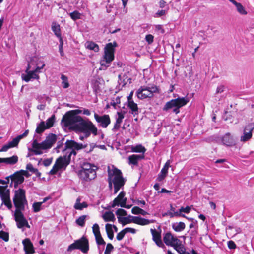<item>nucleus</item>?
Instances as JSON below:
<instances>
[{
    "label": "nucleus",
    "mask_w": 254,
    "mask_h": 254,
    "mask_svg": "<svg viewBox=\"0 0 254 254\" xmlns=\"http://www.w3.org/2000/svg\"><path fill=\"white\" fill-rule=\"evenodd\" d=\"M118 218L119 222L121 223L123 225L130 223L131 222H133V218L129 217V216L128 217L123 218L118 217Z\"/></svg>",
    "instance_id": "58836bf2"
},
{
    "label": "nucleus",
    "mask_w": 254,
    "mask_h": 254,
    "mask_svg": "<svg viewBox=\"0 0 254 254\" xmlns=\"http://www.w3.org/2000/svg\"><path fill=\"white\" fill-rule=\"evenodd\" d=\"M24 210H15L14 214V219L18 228L20 229L24 227L30 228V226L22 212Z\"/></svg>",
    "instance_id": "1a4fd4ad"
},
{
    "label": "nucleus",
    "mask_w": 254,
    "mask_h": 254,
    "mask_svg": "<svg viewBox=\"0 0 254 254\" xmlns=\"http://www.w3.org/2000/svg\"><path fill=\"white\" fill-rule=\"evenodd\" d=\"M25 72L26 73V74H22L21 78L23 80H24L26 82H29L32 79L37 80L39 79V76L37 74H35L34 71H33L32 70Z\"/></svg>",
    "instance_id": "5701e85b"
},
{
    "label": "nucleus",
    "mask_w": 254,
    "mask_h": 254,
    "mask_svg": "<svg viewBox=\"0 0 254 254\" xmlns=\"http://www.w3.org/2000/svg\"><path fill=\"white\" fill-rule=\"evenodd\" d=\"M95 237L96 243H97V244L98 245H105V242L104 241V240L102 238L101 234L99 235H97V236H96Z\"/></svg>",
    "instance_id": "5fc2aeb1"
},
{
    "label": "nucleus",
    "mask_w": 254,
    "mask_h": 254,
    "mask_svg": "<svg viewBox=\"0 0 254 254\" xmlns=\"http://www.w3.org/2000/svg\"><path fill=\"white\" fill-rule=\"evenodd\" d=\"M158 92V88L156 86L151 87L141 86L136 92V95L140 99H144L146 98H151L153 96V93Z\"/></svg>",
    "instance_id": "0eeeda50"
},
{
    "label": "nucleus",
    "mask_w": 254,
    "mask_h": 254,
    "mask_svg": "<svg viewBox=\"0 0 254 254\" xmlns=\"http://www.w3.org/2000/svg\"><path fill=\"white\" fill-rule=\"evenodd\" d=\"M131 151L133 152L142 153V154H144L146 149L141 145H138L135 146H132L131 147Z\"/></svg>",
    "instance_id": "a19ab883"
},
{
    "label": "nucleus",
    "mask_w": 254,
    "mask_h": 254,
    "mask_svg": "<svg viewBox=\"0 0 254 254\" xmlns=\"http://www.w3.org/2000/svg\"><path fill=\"white\" fill-rule=\"evenodd\" d=\"M117 114L118 117L116 119V122H117V124H121L124 118V115L122 112H117Z\"/></svg>",
    "instance_id": "bf43d9fd"
},
{
    "label": "nucleus",
    "mask_w": 254,
    "mask_h": 254,
    "mask_svg": "<svg viewBox=\"0 0 254 254\" xmlns=\"http://www.w3.org/2000/svg\"><path fill=\"white\" fill-rule=\"evenodd\" d=\"M211 139L212 141L216 142L221 140L224 145L227 146H231L233 144V140L230 136V134L229 133L225 134L221 138L217 136H213L211 137Z\"/></svg>",
    "instance_id": "ddd939ff"
},
{
    "label": "nucleus",
    "mask_w": 254,
    "mask_h": 254,
    "mask_svg": "<svg viewBox=\"0 0 254 254\" xmlns=\"http://www.w3.org/2000/svg\"><path fill=\"white\" fill-rule=\"evenodd\" d=\"M93 232L95 235V236L100 235V232L99 230V226L98 224L95 223L93 225L92 227Z\"/></svg>",
    "instance_id": "603ef678"
},
{
    "label": "nucleus",
    "mask_w": 254,
    "mask_h": 254,
    "mask_svg": "<svg viewBox=\"0 0 254 254\" xmlns=\"http://www.w3.org/2000/svg\"><path fill=\"white\" fill-rule=\"evenodd\" d=\"M18 145V143L13 139L11 141L9 142L8 143L4 145L2 148L0 149V152H6L9 149L16 147Z\"/></svg>",
    "instance_id": "cd10ccee"
},
{
    "label": "nucleus",
    "mask_w": 254,
    "mask_h": 254,
    "mask_svg": "<svg viewBox=\"0 0 254 254\" xmlns=\"http://www.w3.org/2000/svg\"><path fill=\"white\" fill-rule=\"evenodd\" d=\"M125 192L124 191L121 192L118 196L113 200V203L112 204V207L114 208L116 206L124 207L127 200V198L125 197Z\"/></svg>",
    "instance_id": "f3484780"
},
{
    "label": "nucleus",
    "mask_w": 254,
    "mask_h": 254,
    "mask_svg": "<svg viewBox=\"0 0 254 254\" xmlns=\"http://www.w3.org/2000/svg\"><path fill=\"white\" fill-rule=\"evenodd\" d=\"M112 180L114 186L123 187L126 180L123 178L121 171L117 168H115L111 172Z\"/></svg>",
    "instance_id": "9d476101"
},
{
    "label": "nucleus",
    "mask_w": 254,
    "mask_h": 254,
    "mask_svg": "<svg viewBox=\"0 0 254 254\" xmlns=\"http://www.w3.org/2000/svg\"><path fill=\"white\" fill-rule=\"evenodd\" d=\"M18 158L16 155H13L8 158H0V163H4L7 164L14 165L18 161Z\"/></svg>",
    "instance_id": "a878e982"
},
{
    "label": "nucleus",
    "mask_w": 254,
    "mask_h": 254,
    "mask_svg": "<svg viewBox=\"0 0 254 254\" xmlns=\"http://www.w3.org/2000/svg\"><path fill=\"white\" fill-rule=\"evenodd\" d=\"M52 30L54 32L55 34L58 37L61 38V35L60 32V28L59 24H53L52 25Z\"/></svg>",
    "instance_id": "37998d69"
},
{
    "label": "nucleus",
    "mask_w": 254,
    "mask_h": 254,
    "mask_svg": "<svg viewBox=\"0 0 254 254\" xmlns=\"http://www.w3.org/2000/svg\"><path fill=\"white\" fill-rule=\"evenodd\" d=\"M191 210V207L190 206H187L186 207H182L180 209H179V211H177L176 213H174V215H176V217H186V216L182 214V212H184L186 213H189Z\"/></svg>",
    "instance_id": "c85d7f7f"
},
{
    "label": "nucleus",
    "mask_w": 254,
    "mask_h": 254,
    "mask_svg": "<svg viewBox=\"0 0 254 254\" xmlns=\"http://www.w3.org/2000/svg\"><path fill=\"white\" fill-rule=\"evenodd\" d=\"M254 128L252 124H249L247 125L244 129V134L241 137L240 140L245 142L251 138L252 136V131Z\"/></svg>",
    "instance_id": "dca6fc26"
},
{
    "label": "nucleus",
    "mask_w": 254,
    "mask_h": 254,
    "mask_svg": "<svg viewBox=\"0 0 254 254\" xmlns=\"http://www.w3.org/2000/svg\"><path fill=\"white\" fill-rule=\"evenodd\" d=\"M116 214L117 215H119V216H126L127 215L126 211H125L124 209H121V208L118 209L116 211Z\"/></svg>",
    "instance_id": "e2e57ef3"
},
{
    "label": "nucleus",
    "mask_w": 254,
    "mask_h": 254,
    "mask_svg": "<svg viewBox=\"0 0 254 254\" xmlns=\"http://www.w3.org/2000/svg\"><path fill=\"white\" fill-rule=\"evenodd\" d=\"M163 241L166 245L174 248L181 242L177 237L174 236L170 232H168L164 235Z\"/></svg>",
    "instance_id": "f8f14e48"
},
{
    "label": "nucleus",
    "mask_w": 254,
    "mask_h": 254,
    "mask_svg": "<svg viewBox=\"0 0 254 254\" xmlns=\"http://www.w3.org/2000/svg\"><path fill=\"white\" fill-rule=\"evenodd\" d=\"M94 118L96 122L103 128H106L110 124L111 121L108 115L99 116L97 113L94 114Z\"/></svg>",
    "instance_id": "4468645a"
},
{
    "label": "nucleus",
    "mask_w": 254,
    "mask_h": 254,
    "mask_svg": "<svg viewBox=\"0 0 254 254\" xmlns=\"http://www.w3.org/2000/svg\"><path fill=\"white\" fill-rule=\"evenodd\" d=\"M170 160H168L165 163L163 167L161 169L160 173L158 175L157 180L158 181H159V182L162 181L167 176L168 172V169H169V167H170Z\"/></svg>",
    "instance_id": "aec40b11"
},
{
    "label": "nucleus",
    "mask_w": 254,
    "mask_h": 254,
    "mask_svg": "<svg viewBox=\"0 0 254 254\" xmlns=\"http://www.w3.org/2000/svg\"><path fill=\"white\" fill-rule=\"evenodd\" d=\"M128 107L131 110V114L135 115L138 114V107L136 103H135L133 101H129L128 102Z\"/></svg>",
    "instance_id": "2f4dec72"
},
{
    "label": "nucleus",
    "mask_w": 254,
    "mask_h": 254,
    "mask_svg": "<svg viewBox=\"0 0 254 254\" xmlns=\"http://www.w3.org/2000/svg\"><path fill=\"white\" fill-rule=\"evenodd\" d=\"M0 197L1 200L8 199L10 198V190L7 189V186H0Z\"/></svg>",
    "instance_id": "b1692460"
},
{
    "label": "nucleus",
    "mask_w": 254,
    "mask_h": 254,
    "mask_svg": "<svg viewBox=\"0 0 254 254\" xmlns=\"http://www.w3.org/2000/svg\"><path fill=\"white\" fill-rule=\"evenodd\" d=\"M11 180L10 186H12L13 182H17L19 183H22L24 181V178L21 173L18 171L16 172L13 174L9 176Z\"/></svg>",
    "instance_id": "393cba45"
},
{
    "label": "nucleus",
    "mask_w": 254,
    "mask_h": 254,
    "mask_svg": "<svg viewBox=\"0 0 254 254\" xmlns=\"http://www.w3.org/2000/svg\"><path fill=\"white\" fill-rule=\"evenodd\" d=\"M96 167L89 163H84L78 172L79 178L86 182L94 179L96 177Z\"/></svg>",
    "instance_id": "f03ea898"
},
{
    "label": "nucleus",
    "mask_w": 254,
    "mask_h": 254,
    "mask_svg": "<svg viewBox=\"0 0 254 254\" xmlns=\"http://www.w3.org/2000/svg\"><path fill=\"white\" fill-rule=\"evenodd\" d=\"M22 243L24 246V250L26 254L34 253L35 251L33 245L29 239L26 238L24 239Z\"/></svg>",
    "instance_id": "4be33fe9"
},
{
    "label": "nucleus",
    "mask_w": 254,
    "mask_h": 254,
    "mask_svg": "<svg viewBox=\"0 0 254 254\" xmlns=\"http://www.w3.org/2000/svg\"><path fill=\"white\" fill-rule=\"evenodd\" d=\"M129 217L133 218V222L140 225H146L153 223L154 220H148L140 217L132 216L129 215Z\"/></svg>",
    "instance_id": "412c9836"
},
{
    "label": "nucleus",
    "mask_w": 254,
    "mask_h": 254,
    "mask_svg": "<svg viewBox=\"0 0 254 254\" xmlns=\"http://www.w3.org/2000/svg\"><path fill=\"white\" fill-rule=\"evenodd\" d=\"M100 64L101 66L103 68H107L108 67L110 66V64L111 62H108L106 61V59H103L100 61Z\"/></svg>",
    "instance_id": "6e6d98bb"
},
{
    "label": "nucleus",
    "mask_w": 254,
    "mask_h": 254,
    "mask_svg": "<svg viewBox=\"0 0 254 254\" xmlns=\"http://www.w3.org/2000/svg\"><path fill=\"white\" fill-rule=\"evenodd\" d=\"M25 193L26 191L23 189L15 190L13 202L16 210H25V206L28 203Z\"/></svg>",
    "instance_id": "39448f33"
},
{
    "label": "nucleus",
    "mask_w": 254,
    "mask_h": 254,
    "mask_svg": "<svg viewBox=\"0 0 254 254\" xmlns=\"http://www.w3.org/2000/svg\"><path fill=\"white\" fill-rule=\"evenodd\" d=\"M103 218L105 222H114L116 220L114 214L111 211L106 212L103 215Z\"/></svg>",
    "instance_id": "7c9ffc66"
},
{
    "label": "nucleus",
    "mask_w": 254,
    "mask_h": 254,
    "mask_svg": "<svg viewBox=\"0 0 254 254\" xmlns=\"http://www.w3.org/2000/svg\"><path fill=\"white\" fill-rule=\"evenodd\" d=\"M105 229L108 237L110 240H112L114 238V232L112 230V225L108 223L106 224Z\"/></svg>",
    "instance_id": "72a5a7b5"
},
{
    "label": "nucleus",
    "mask_w": 254,
    "mask_h": 254,
    "mask_svg": "<svg viewBox=\"0 0 254 254\" xmlns=\"http://www.w3.org/2000/svg\"><path fill=\"white\" fill-rule=\"evenodd\" d=\"M74 127L79 131L83 133L85 137H88L91 134L94 136L97 135V128L96 126L89 120H82L73 125Z\"/></svg>",
    "instance_id": "20e7f679"
},
{
    "label": "nucleus",
    "mask_w": 254,
    "mask_h": 254,
    "mask_svg": "<svg viewBox=\"0 0 254 254\" xmlns=\"http://www.w3.org/2000/svg\"><path fill=\"white\" fill-rule=\"evenodd\" d=\"M144 154L140 155H132L128 157L129 164L133 165H137L138 161L143 158H144Z\"/></svg>",
    "instance_id": "bb28decb"
},
{
    "label": "nucleus",
    "mask_w": 254,
    "mask_h": 254,
    "mask_svg": "<svg viewBox=\"0 0 254 254\" xmlns=\"http://www.w3.org/2000/svg\"><path fill=\"white\" fill-rule=\"evenodd\" d=\"M46 129L48 128L45 126V122L44 121H42L37 125L35 132L37 133L41 134Z\"/></svg>",
    "instance_id": "473e14b6"
},
{
    "label": "nucleus",
    "mask_w": 254,
    "mask_h": 254,
    "mask_svg": "<svg viewBox=\"0 0 254 254\" xmlns=\"http://www.w3.org/2000/svg\"><path fill=\"white\" fill-rule=\"evenodd\" d=\"M42 203L40 202H34L32 205L33 210L34 212H38L42 209Z\"/></svg>",
    "instance_id": "de8ad7c7"
},
{
    "label": "nucleus",
    "mask_w": 254,
    "mask_h": 254,
    "mask_svg": "<svg viewBox=\"0 0 254 254\" xmlns=\"http://www.w3.org/2000/svg\"><path fill=\"white\" fill-rule=\"evenodd\" d=\"M60 169L59 168L58 165H57L56 163L54 165V166L52 167V169L50 170L49 172V174L50 175H55L56 174L57 171L60 170Z\"/></svg>",
    "instance_id": "052dcab7"
},
{
    "label": "nucleus",
    "mask_w": 254,
    "mask_h": 254,
    "mask_svg": "<svg viewBox=\"0 0 254 254\" xmlns=\"http://www.w3.org/2000/svg\"><path fill=\"white\" fill-rule=\"evenodd\" d=\"M61 78L62 80V85L63 87L64 88H67L69 87V84L68 83L67 77L64 74H62Z\"/></svg>",
    "instance_id": "a18cd8bd"
},
{
    "label": "nucleus",
    "mask_w": 254,
    "mask_h": 254,
    "mask_svg": "<svg viewBox=\"0 0 254 254\" xmlns=\"http://www.w3.org/2000/svg\"><path fill=\"white\" fill-rule=\"evenodd\" d=\"M174 249L180 254H190L189 252L186 251L185 248L182 244H181V242L177 246H175Z\"/></svg>",
    "instance_id": "e433bc0d"
},
{
    "label": "nucleus",
    "mask_w": 254,
    "mask_h": 254,
    "mask_svg": "<svg viewBox=\"0 0 254 254\" xmlns=\"http://www.w3.org/2000/svg\"><path fill=\"white\" fill-rule=\"evenodd\" d=\"M114 247L111 243L107 244L104 254H110L111 252L113 250Z\"/></svg>",
    "instance_id": "13d9d810"
},
{
    "label": "nucleus",
    "mask_w": 254,
    "mask_h": 254,
    "mask_svg": "<svg viewBox=\"0 0 254 254\" xmlns=\"http://www.w3.org/2000/svg\"><path fill=\"white\" fill-rule=\"evenodd\" d=\"M55 121V116L54 115H53L50 118L47 120L45 126L47 127L48 129L51 128L53 126Z\"/></svg>",
    "instance_id": "c03bdc74"
},
{
    "label": "nucleus",
    "mask_w": 254,
    "mask_h": 254,
    "mask_svg": "<svg viewBox=\"0 0 254 254\" xmlns=\"http://www.w3.org/2000/svg\"><path fill=\"white\" fill-rule=\"evenodd\" d=\"M100 79L94 80L92 83L93 90L95 94H97L100 91Z\"/></svg>",
    "instance_id": "4c0bfd02"
},
{
    "label": "nucleus",
    "mask_w": 254,
    "mask_h": 254,
    "mask_svg": "<svg viewBox=\"0 0 254 254\" xmlns=\"http://www.w3.org/2000/svg\"><path fill=\"white\" fill-rule=\"evenodd\" d=\"M141 208L137 206L133 207L131 209L132 213L134 214H139L140 213Z\"/></svg>",
    "instance_id": "338daca9"
},
{
    "label": "nucleus",
    "mask_w": 254,
    "mask_h": 254,
    "mask_svg": "<svg viewBox=\"0 0 254 254\" xmlns=\"http://www.w3.org/2000/svg\"><path fill=\"white\" fill-rule=\"evenodd\" d=\"M2 203L7 206L8 209L10 210L12 207V204L10 200V198L8 199H4L2 200Z\"/></svg>",
    "instance_id": "4d7b16f0"
},
{
    "label": "nucleus",
    "mask_w": 254,
    "mask_h": 254,
    "mask_svg": "<svg viewBox=\"0 0 254 254\" xmlns=\"http://www.w3.org/2000/svg\"><path fill=\"white\" fill-rule=\"evenodd\" d=\"M0 238L2 239L5 242H7L9 240V234L8 233L3 231H0Z\"/></svg>",
    "instance_id": "3c124183"
},
{
    "label": "nucleus",
    "mask_w": 254,
    "mask_h": 254,
    "mask_svg": "<svg viewBox=\"0 0 254 254\" xmlns=\"http://www.w3.org/2000/svg\"><path fill=\"white\" fill-rule=\"evenodd\" d=\"M70 161L64 154L63 156L59 157L56 161L55 163L58 165L59 168L65 169L68 165L69 164Z\"/></svg>",
    "instance_id": "6ab92c4d"
},
{
    "label": "nucleus",
    "mask_w": 254,
    "mask_h": 254,
    "mask_svg": "<svg viewBox=\"0 0 254 254\" xmlns=\"http://www.w3.org/2000/svg\"><path fill=\"white\" fill-rule=\"evenodd\" d=\"M228 247L230 249H234L236 247L235 243L233 241L228 242Z\"/></svg>",
    "instance_id": "774afa93"
},
{
    "label": "nucleus",
    "mask_w": 254,
    "mask_h": 254,
    "mask_svg": "<svg viewBox=\"0 0 254 254\" xmlns=\"http://www.w3.org/2000/svg\"><path fill=\"white\" fill-rule=\"evenodd\" d=\"M82 112V110L79 109L68 111L63 117L61 123L63 124L64 127H65L77 124L83 120L81 116L77 115L78 114H81Z\"/></svg>",
    "instance_id": "7ed1b4c3"
},
{
    "label": "nucleus",
    "mask_w": 254,
    "mask_h": 254,
    "mask_svg": "<svg viewBox=\"0 0 254 254\" xmlns=\"http://www.w3.org/2000/svg\"><path fill=\"white\" fill-rule=\"evenodd\" d=\"M150 231L152 235L153 240L156 244L159 247H164L165 246L161 240V232L153 229H151Z\"/></svg>",
    "instance_id": "a211bd4d"
},
{
    "label": "nucleus",
    "mask_w": 254,
    "mask_h": 254,
    "mask_svg": "<svg viewBox=\"0 0 254 254\" xmlns=\"http://www.w3.org/2000/svg\"><path fill=\"white\" fill-rule=\"evenodd\" d=\"M89 243L87 238L82 237L80 239L77 240L71 245H70L67 249L68 251H72L75 249H79L83 253H86L89 250Z\"/></svg>",
    "instance_id": "423d86ee"
},
{
    "label": "nucleus",
    "mask_w": 254,
    "mask_h": 254,
    "mask_svg": "<svg viewBox=\"0 0 254 254\" xmlns=\"http://www.w3.org/2000/svg\"><path fill=\"white\" fill-rule=\"evenodd\" d=\"M172 227L175 231L181 232L185 229L186 225L184 222H180L173 223Z\"/></svg>",
    "instance_id": "c756f323"
},
{
    "label": "nucleus",
    "mask_w": 254,
    "mask_h": 254,
    "mask_svg": "<svg viewBox=\"0 0 254 254\" xmlns=\"http://www.w3.org/2000/svg\"><path fill=\"white\" fill-rule=\"evenodd\" d=\"M57 140V136L56 135L50 133L46 137V139L40 143L38 142L37 139H34L32 143L33 148L29 150L33 152L36 155L42 154L43 152L40 150V149L51 148Z\"/></svg>",
    "instance_id": "f257e3e1"
},
{
    "label": "nucleus",
    "mask_w": 254,
    "mask_h": 254,
    "mask_svg": "<svg viewBox=\"0 0 254 254\" xmlns=\"http://www.w3.org/2000/svg\"><path fill=\"white\" fill-rule=\"evenodd\" d=\"M108 183H109V188L110 190L112 189V176H111V172L110 171H108Z\"/></svg>",
    "instance_id": "69168bd1"
},
{
    "label": "nucleus",
    "mask_w": 254,
    "mask_h": 254,
    "mask_svg": "<svg viewBox=\"0 0 254 254\" xmlns=\"http://www.w3.org/2000/svg\"><path fill=\"white\" fill-rule=\"evenodd\" d=\"M28 133H29V130H26L25 131V132L22 134L17 136L16 137L14 138V139L16 141V142L18 144L20 139H21L22 138H23L24 137H26L28 135Z\"/></svg>",
    "instance_id": "864d4df0"
},
{
    "label": "nucleus",
    "mask_w": 254,
    "mask_h": 254,
    "mask_svg": "<svg viewBox=\"0 0 254 254\" xmlns=\"http://www.w3.org/2000/svg\"><path fill=\"white\" fill-rule=\"evenodd\" d=\"M154 39V36L151 34H148L145 37V40L149 44H151L153 43Z\"/></svg>",
    "instance_id": "0e129e2a"
},
{
    "label": "nucleus",
    "mask_w": 254,
    "mask_h": 254,
    "mask_svg": "<svg viewBox=\"0 0 254 254\" xmlns=\"http://www.w3.org/2000/svg\"><path fill=\"white\" fill-rule=\"evenodd\" d=\"M86 46L88 49L93 50L96 52H98L99 50L98 45L93 42H87L86 43Z\"/></svg>",
    "instance_id": "c9c22d12"
},
{
    "label": "nucleus",
    "mask_w": 254,
    "mask_h": 254,
    "mask_svg": "<svg viewBox=\"0 0 254 254\" xmlns=\"http://www.w3.org/2000/svg\"><path fill=\"white\" fill-rule=\"evenodd\" d=\"M126 233L124 231V229H123L120 232L118 233V234L117 235V237H116L117 239L118 240H119V241L122 240L123 239V238L124 237L125 235L126 234Z\"/></svg>",
    "instance_id": "680f3d73"
},
{
    "label": "nucleus",
    "mask_w": 254,
    "mask_h": 254,
    "mask_svg": "<svg viewBox=\"0 0 254 254\" xmlns=\"http://www.w3.org/2000/svg\"><path fill=\"white\" fill-rule=\"evenodd\" d=\"M69 15L71 18L74 21L81 18V14L77 10L70 13Z\"/></svg>",
    "instance_id": "49530a36"
},
{
    "label": "nucleus",
    "mask_w": 254,
    "mask_h": 254,
    "mask_svg": "<svg viewBox=\"0 0 254 254\" xmlns=\"http://www.w3.org/2000/svg\"><path fill=\"white\" fill-rule=\"evenodd\" d=\"M114 45L112 43H109L106 44L104 48V54L103 59H106V61L111 62L114 59V47L117 46L116 42L114 43Z\"/></svg>",
    "instance_id": "9b49d317"
},
{
    "label": "nucleus",
    "mask_w": 254,
    "mask_h": 254,
    "mask_svg": "<svg viewBox=\"0 0 254 254\" xmlns=\"http://www.w3.org/2000/svg\"><path fill=\"white\" fill-rule=\"evenodd\" d=\"M67 156V157L69 159V160H71V157L72 155L76 156L77 154V152L74 149H67V150H65V148L63 151Z\"/></svg>",
    "instance_id": "79ce46f5"
},
{
    "label": "nucleus",
    "mask_w": 254,
    "mask_h": 254,
    "mask_svg": "<svg viewBox=\"0 0 254 254\" xmlns=\"http://www.w3.org/2000/svg\"><path fill=\"white\" fill-rule=\"evenodd\" d=\"M235 5L236 7V9H237V11L241 15H246V14H247V11L246 10L245 8L242 5L241 3L237 2Z\"/></svg>",
    "instance_id": "ea45409f"
},
{
    "label": "nucleus",
    "mask_w": 254,
    "mask_h": 254,
    "mask_svg": "<svg viewBox=\"0 0 254 254\" xmlns=\"http://www.w3.org/2000/svg\"><path fill=\"white\" fill-rule=\"evenodd\" d=\"M86 215H82L80 216L76 220V223L81 226H84L85 222V219H86Z\"/></svg>",
    "instance_id": "09e8293b"
},
{
    "label": "nucleus",
    "mask_w": 254,
    "mask_h": 254,
    "mask_svg": "<svg viewBox=\"0 0 254 254\" xmlns=\"http://www.w3.org/2000/svg\"><path fill=\"white\" fill-rule=\"evenodd\" d=\"M189 101L188 98L178 97L167 102L163 108V110L167 111L168 110L174 108L176 106L183 107L186 105Z\"/></svg>",
    "instance_id": "6e6552de"
},
{
    "label": "nucleus",
    "mask_w": 254,
    "mask_h": 254,
    "mask_svg": "<svg viewBox=\"0 0 254 254\" xmlns=\"http://www.w3.org/2000/svg\"><path fill=\"white\" fill-rule=\"evenodd\" d=\"M26 169L32 172V173L35 174L37 177H40L41 176V173L39 172L37 169L33 167V165L31 163H28L26 165Z\"/></svg>",
    "instance_id": "f704fd0d"
},
{
    "label": "nucleus",
    "mask_w": 254,
    "mask_h": 254,
    "mask_svg": "<svg viewBox=\"0 0 254 254\" xmlns=\"http://www.w3.org/2000/svg\"><path fill=\"white\" fill-rule=\"evenodd\" d=\"M87 206L88 205L86 202H83L82 203H76L74 207L75 209L77 210H82L84 208H86Z\"/></svg>",
    "instance_id": "8fccbe9b"
},
{
    "label": "nucleus",
    "mask_w": 254,
    "mask_h": 254,
    "mask_svg": "<svg viewBox=\"0 0 254 254\" xmlns=\"http://www.w3.org/2000/svg\"><path fill=\"white\" fill-rule=\"evenodd\" d=\"M87 147V144H83L82 143H79L72 140H68L65 143V151L67 150V149H74V150H79Z\"/></svg>",
    "instance_id": "2eb2a0df"
}]
</instances>
